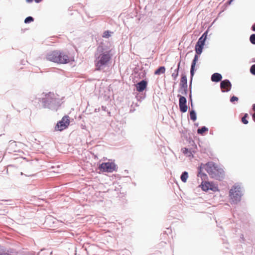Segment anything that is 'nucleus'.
<instances>
[{"mask_svg": "<svg viewBox=\"0 0 255 255\" xmlns=\"http://www.w3.org/2000/svg\"><path fill=\"white\" fill-rule=\"evenodd\" d=\"M117 165L114 162H103L99 165V169L103 172H113L116 170Z\"/></svg>", "mask_w": 255, "mask_h": 255, "instance_id": "6e6552de", "label": "nucleus"}, {"mask_svg": "<svg viewBox=\"0 0 255 255\" xmlns=\"http://www.w3.org/2000/svg\"><path fill=\"white\" fill-rule=\"evenodd\" d=\"M189 90H190V94H189V99H190V102H192V94H191V93H192V92H191L192 85L191 86V89H190V85L189 86Z\"/></svg>", "mask_w": 255, "mask_h": 255, "instance_id": "c85d7f7f", "label": "nucleus"}, {"mask_svg": "<svg viewBox=\"0 0 255 255\" xmlns=\"http://www.w3.org/2000/svg\"><path fill=\"white\" fill-rule=\"evenodd\" d=\"M248 116V114H246L242 118V122L244 124H247L248 123V121L247 120L246 118H247V117Z\"/></svg>", "mask_w": 255, "mask_h": 255, "instance_id": "393cba45", "label": "nucleus"}, {"mask_svg": "<svg viewBox=\"0 0 255 255\" xmlns=\"http://www.w3.org/2000/svg\"><path fill=\"white\" fill-rule=\"evenodd\" d=\"M94 61L96 70L101 71L108 64L111 59V55L109 51H103L102 47H98L97 52L95 54Z\"/></svg>", "mask_w": 255, "mask_h": 255, "instance_id": "f257e3e1", "label": "nucleus"}, {"mask_svg": "<svg viewBox=\"0 0 255 255\" xmlns=\"http://www.w3.org/2000/svg\"><path fill=\"white\" fill-rule=\"evenodd\" d=\"M111 31L109 30H106L103 33V37L108 38L111 36V34L112 33Z\"/></svg>", "mask_w": 255, "mask_h": 255, "instance_id": "b1692460", "label": "nucleus"}, {"mask_svg": "<svg viewBox=\"0 0 255 255\" xmlns=\"http://www.w3.org/2000/svg\"><path fill=\"white\" fill-rule=\"evenodd\" d=\"M251 73L255 75V64L253 65L250 69Z\"/></svg>", "mask_w": 255, "mask_h": 255, "instance_id": "bb28decb", "label": "nucleus"}, {"mask_svg": "<svg viewBox=\"0 0 255 255\" xmlns=\"http://www.w3.org/2000/svg\"><path fill=\"white\" fill-rule=\"evenodd\" d=\"M42 0H34V1L36 2V3H39L40 2H41Z\"/></svg>", "mask_w": 255, "mask_h": 255, "instance_id": "473e14b6", "label": "nucleus"}, {"mask_svg": "<svg viewBox=\"0 0 255 255\" xmlns=\"http://www.w3.org/2000/svg\"><path fill=\"white\" fill-rule=\"evenodd\" d=\"M177 97L179 98L180 111L183 113L186 112L188 110L186 98L184 96H182L179 94L177 95Z\"/></svg>", "mask_w": 255, "mask_h": 255, "instance_id": "9d476101", "label": "nucleus"}, {"mask_svg": "<svg viewBox=\"0 0 255 255\" xmlns=\"http://www.w3.org/2000/svg\"><path fill=\"white\" fill-rule=\"evenodd\" d=\"M230 101H231V102L233 103L235 101H238V97H237L236 96H233L231 98Z\"/></svg>", "mask_w": 255, "mask_h": 255, "instance_id": "cd10ccee", "label": "nucleus"}, {"mask_svg": "<svg viewBox=\"0 0 255 255\" xmlns=\"http://www.w3.org/2000/svg\"><path fill=\"white\" fill-rule=\"evenodd\" d=\"M207 131V128L203 126L202 128H199L197 129V133L199 134H203L205 131Z\"/></svg>", "mask_w": 255, "mask_h": 255, "instance_id": "412c9836", "label": "nucleus"}, {"mask_svg": "<svg viewBox=\"0 0 255 255\" xmlns=\"http://www.w3.org/2000/svg\"><path fill=\"white\" fill-rule=\"evenodd\" d=\"M220 87L223 92H228L230 91L232 85L228 80H225L221 82Z\"/></svg>", "mask_w": 255, "mask_h": 255, "instance_id": "f8f14e48", "label": "nucleus"}, {"mask_svg": "<svg viewBox=\"0 0 255 255\" xmlns=\"http://www.w3.org/2000/svg\"><path fill=\"white\" fill-rule=\"evenodd\" d=\"M180 64H181V60L179 61L177 64V67L176 69H178L179 70L180 67Z\"/></svg>", "mask_w": 255, "mask_h": 255, "instance_id": "c756f323", "label": "nucleus"}, {"mask_svg": "<svg viewBox=\"0 0 255 255\" xmlns=\"http://www.w3.org/2000/svg\"><path fill=\"white\" fill-rule=\"evenodd\" d=\"M188 177V172L187 171H184L182 173L181 175L180 179L183 182L185 183L187 181Z\"/></svg>", "mask_w": 255, "mask_h": 255, "instance_id": "6ab92c4d", "label": "nucleus"}, {"mask_svg": "<svg viewBox=\"0 0 255 255\" xmlns=\"http://www.w3.org/2000/svg\"><path fill=\"white\" fill-rule=\"evenodd\" d=\"M242 195L241 188L239 185H235L233 186L230 190L229 196L232 201L235 203H237L241 201Z\"/></svg>", "mask_w": 255, "mask_h": 255, "instance_id": "423d86ee", "label": "nucleus"}, {"mask_svg": "<svg viewBox=\"0 0 255 255\" xmlns=\"http://www.w3.org/2000/svg\"><path fill=\"white\" fill-rule=\"evenodd\" d=\"M223 169L213 162H208V174L213 178L221 180L224 176Z\"/></svg>", "mask_w": 255, "mask_h": 255, "instance_id": "39448f33", "label": "nucleus"}, {"mask_svg": "<svg viewBox=\"0 0 255 255\" xmlns=\"http://www.w3.org/2000/svg\"><path fill=\"white\" fill-rule=\"evenodd\" d=\"M207 163H201L198 167L197 177L198 181L201 179V184L199 186L203 191L207 192Z\"/></svg>", "mask_w": 255, "mask_h": 255, "instance_id": "20e7f679", "label": "nucleus"}, {"mask_svg": "<svg viewBox=\"0 0 255 255\" xmlns=\"http://www.w3.org/2000/svg\"><path fill=\"white\" fill-rule=\"evenodd\" d=\"M33 0H26V2L28 3H30L33 1Z\"/></svg>", "mask_w": 255, "mask_h": 255, "instance_id": "72a5a7b5", "label": "nucleus"}, {"mask_svg": "<svg viewBox=\"0 0 255 255\" xmlns=\"http://www.w3.org/2000/svg\"><path fill=\"white\" fill-rule=\"evenodd\" d=\"M179 70L175 69L174 72L172 74L171 76L173 80H176L177 77L178 76Z\"/></svg>", "mask_w": 255, "mask_h": 255, "instance_id": "4be33fe9", "label": "nucleus"}, {"mask_svg": "<svg viewBox=\"0 0 255 255\" xmlns=\"http://www.w3.org/2000/svg\"><path fill=\"white\" fill-rule=\"evenodd\" d=\"M54 93H49L42 98V106L52 110H57L60 106V101Z\"/></svg>", "mask_w": 255, "mask_h": 255, "instance_id": "f03ea898", "label": "nucleus"}, {"mask_svg": "<svg viewBox=\"0 0 255 255\" xmlns=\"http://www.w3.org/2000/svg\"><path fill=\"white\" fill-rule=\"evenodd\" d=\"M253 110L255 112V104L253 106Z\"/></svg>", "mask_w": 255, "mask_h": 255, "instance_id": "c9c22d12", "label": "nucleus"}, {"mask_svg": "<svg viewBox=\"0 0 255 255\" xmlns=\"http://www.w3.org/2000/svg\"><path fill=\"white\" fill-rule=\"evenodd\" d=\"M207 38V29L206 30L203 35L199 38L195 45V51L197 54H201L202 52L205 42Z\"/></svg>", "mask_w": 255, "mask_h": 255, "instance_id": "0eeeda50", "label": "nucleus"}, {"mask_svg": "<svg viewBox=\"0 0 255 255\" xmlns=\"http://www.w3.org/2000/svg\"><path fill=\"white\" fill-rule=\"evenodd\" d=\"M208 190H212V191L218 192L219 190L218 189V186L212 182H208Z\"/></svg>", "mask_w": 255, "mask_h": 255, "instance_id": "dca6fc26", "label": "nucleus"}, {"mask_svg": "<svg viewBox=\"0 0 255 255\" xmlns=\"http://www.w3.org/2000/svg\"><path fill=\"white\" fill-rule=\"evenodd\" d=\"M199 55L196 53L194 57L192 60L191 69H190V87L191 88V84L192 82L193 77L195 73V67L199 58Z\"/></svg>", "mask_w": 255, "mask_h": 255, "instance_id": "9b49d317", "label": "nucleus"}, {"mask_svg": "<svg viewBox=\"0 0 255 255\" xmlns=\"http://www.w3.org/2000/svg\"><path fill=\"white\" fill-rule=\"evenodd\" d=\"M222 78V75L218 73H214L211 77V80L213 82H218L221 80Z\"/></svg>", "mask_w": 255, "mask_h": 255, "instance_id": "4468645a", "label": "nucleus"}, {"mask_svg": "<svg viewBox=\"0 0 255 255\" xmlns=\"http://www.w3.org/2000/svg\"><path fill=\"white\" fill-rule=\"evenodd\" d=\"M252 30L255 31V24L252 26Z\"/></svg>", "mask_w": 255, "mask_h": 255, "instance_id": "2f4dec72", "label": "nucleus"}, {"mask_svg": "<svg viewBox=\"0 0 255 255\" xmlns=\"http://www.w3.org/2000/svg\"><path fill=\"white\" fill-rule=\"evenodd\" d=\"M188 86H180L179 89V92L182 94L186 96L187 95Z\"/></svg>", "mask_w": 255, "mask_h": 255, "instance_id": "a211bd4d", "label": "nucleus"}, {"mask_svg": "<svg viewBox=\"0 0 255 255\" xmlns=\"http://www.w3.org/2000/svg\"><path fill=\"white\" fill-rule=\"evenodd\" d=\"M191 102V107H192V106H193V103H192V102Z\"/></svg>", "mask_w": 255, "mask_h": 255, "instance_id": "4c0bfd02", "label": "nucleus"}, {"mask_svg": "<svg viewBox=\"0 0 255 255\" xmlns=\"http://www.w3.org/2000/svg\"><path fill=\"white\" fill-rule=\"evenodd\" d=\"M30 255H35V253H31L30 254ZM37 255H40V253H39Z\"/></svg>", "mask_w": 255, "mask_h": 255, "instance_id": "f704fd0d", "label": "nucleus"}, {"mask_svg": "<svg viewBox=\"0 0 255 255\" xmlns=\"http://www.w3.org/2000/svg\"><path fill=\"white\" fill-rule=\"evenodd\" d=\"M34 21V18L32 16H29L26 17L24 19L25 23H29Z\"/></svg>", "mask_w": 255, "mask_h": 255, "instance_id": "5701e85b", "label": "nucleus"}, {"mask_svg": "<svg viewBox=\"0 0 255 255\" xmlns=\"http://www.w3.org/2000/svg\"><path fill=\"white\" fill-rule=\"evenodd\" d=\"M180 86H188L187 78L185 74H182L180 80Z\"/></svg>", "mask_w": 255, "mask_h": 255, "instance_id": "2eb2a0df", "label": "nucleus"}, {"mask_svg": "<svg viewBox=\"0 0 255 255\" xmlns=\"http://www.w3.org/2000/svg\"><path fill=\"white\" fill-rule=\"evenodd\" d=\"M188 152V149L186 148H185L184 150L183 151L184 153L187 154Z\"/></svg>", "mask_w": 255, "mask_h": 255, "instance_id": "7c9ffc66", "label": "nucleus"}, {"mask_svg": "<svg viewBox=\"0 0 255 255\" xmlns=\"http://www.w3.org/2000/svg\"><path fill=\"white\" fill-rule=\"evenodd\" d=\"M190 118L193 121H195L197 119L196 113L194 110L190 111Z\"/></svg>", "mask_w": 255, "mask_h": 255, "instance_id": "aec40b11", "label": "nucleus"}, {"mask_svg": "<svg viewBox=\"0 0 255 255\" xmlns=\"http://www.w3.org/2000/svg\"><path fill=\"white\" fill-rule=\"evenodd\" d=\"M253 118L254 121L255 122V113L253 115Z\"/></svg>", "mask_w": 255, "mask_h": 255, "instance_id": "e433bc0d", "label": "nucleus"}, {"mask_svg": "<svg viewBox=\"0 0 255 255\" xmlns=\"http://www.w3.org/2000/svg\"><path fill=\"white\" fill-rule=\"evenodd\" d=\"M165 72V68L164 66L159 67L154 72L155 75H160L164 73Z\"/></svg>", "mask_w": 255, "mask_h": 255, "instance_id": "f3484780", "label": "nucleus"}, {"mask_svg": "<svg viewBox=\"0 0 255 255\" xmlns=\"http://www.w3.org/2000/svg\"><path fill=\"white\" fill-rule=\"evenodd\" d=\"M69 124V116H65L60 121L58 122L55 127V130L56 131H62L67 128Z\"/></svg>", "mask_w": 255, "mask_h": 255, "instance_id": "1a4fd4ad", "label": "nucleus"}, {"mask_svg": "<svg viewBox=\"0 0 255 255\" xmlns=\"http://www.w3.org/2000/svg\"><path fill=\"white\" fill-rule=\"evenodd\" d=\"M46 59L48 61L60 64H66L70 61L69 57L67 54L57 50L48 53Z\"/></svg>", "mask_w": 255, "mask_h": 255, "instance_id": "7ed1b4c3", "label": "nucleus"}, {"mask_svg": "<svg viewBox=\"0 0 255 255\" xmlns=\"http://www.w3.org/2000/svg\"><path fill=\"white\" fill-rule=\"evenodd\" d=\"M147 86V82L145 80H142L135 85L136 90L139 92H143L146 89Z\"/></svg>", "mask_w": 255, "mask_h": 255, "instance_id": "ddd939ff", "label": "nucleus"}, {"mask_svg": "<svg viewBox=\"0 0 255 255\" xmlns=\"http://www.w3.org/2000/svg\"><path fill=\"white\" fill-rule=\"evenodd\" d=\"M250 40L252 43L255 44V34L251 35Z\"/></svg>", "mask_w": 255, "mask_h": 255, "instance_id": "a878e982", "label": "nucleus"}]
</instances>
